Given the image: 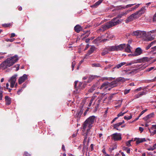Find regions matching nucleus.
Wrapping results in <instances>:
<instances>
[{"label": "nucleus", "instance_id": "obj_1", "mask_svg": "<svg viewBox=\"0 0 156 156\" xmlns=\"http://www.w3.org/2000/svg\"><path fill=\"white\" fill-rule=\"evenodd\" d=\"M18 59L17 55L8 58L1 64L0 68L3 70L6 69L12 66Z\"/></svg>", "mask_w": 156, "mask_h": 156}, {"label": "nucleus", "instance_id": "obj_2", "mask_svg": "<svg viewBox=\"0 0 156 156\" xmlns=\"http://www.w3.org/2000/svg\"><path fill=\"white\" fill-rule=\"evenodd\" d=\"M120 21L117 18H114L111 21L101 26L98 31L103 32L113 26L119 24Z\"/></svg>", "mask_w": 156, "mask_h": 156}, {"label": "nucleus", "instance_id": "obj_3", "mask_svg": "<svg viewBox=\"0 0 156 156\" xmlns=\"http://www.w3.org/2000/svg\"><path fill=\"white\" fill-rule=\"evenodd\" d=\"M95 119L96 117L94 116H91L88 118L83 124V131H85L87 128H91Z\"/></svg>", "mask_w": 156, "mask_h": 156}, {"label": "nucleus", "instance_id": "obj_4", "mask_svg": "<svg viewBox=\"0 0 156 156\" xmlns=\"http://www.w3.org/2000/svg\"><path fill=\"white\" fill-rule=\"evenodd\" d=\"M126 47L125 44H122L118 45H115L111 46L109 48L110 51H122Z\"/></svg>", "mask_w": 156, "mask_h": 156}, {"label": "nucleus", "instance_id": "obj_5", "mask_svg": "<svg viewBox=\"0 0 156 156\" xmlns=\"http://www.w3.org/2000/svg\"><path fill=\"white\" fill-rule=\"evenodd\" d=\"M139 17L137 15V13L135 12L129 16L127 19L125 20V22L126 23H128L129 22L132 21L133 20Z\"/></svg>", "mask_w": 156, "mask_h": 156}, {"label": "nucleus", "instance_id": "obj_6", "mask_svg": "<svg viewBox=\"0 0 156 156\" xmlns=\"http://www.w3.org/2000/svg\"><path fill=\"white\" fill-rule=\"evenodd\" d=\"M121 135L120 133H114L112 135V138L114 141L120 140L122 139Z\"/></svg>", "mask_w": 156, "mask_h": 156}, {"label": "nucleus", "instance_id": "obj_7", "mask_svg": "<svg viewBox=\"0 0 156 156\" xmlns=\"http://www.w3.org/2000/svg\"><path fill=\"white\" fill-rule=\"evenodd\" d=\"M17 76V74H15L11 78L10 81V87L11 88L13 87L16 81Z\"/></svg>", "mask_w": 156, "mask_h": 156}, {"label": "nucleus", "instance_id": "obj_8", "mask_svg": "<svg viewBox=\"0 0 156 156\" xmlns=\"http://www.w3.org/2000/svg\"><path fill=\"white\" fill-rule=\"evenodd\" d=\"M109 84L110 83L108 82L104 83L101 85L100 87V89H103V90L108 89V90H110L111 89V88H109V87H110Z\"/></svg>", "mask_w": 156, "mask_h": 156}, {"label": "nucleus", "instance_id": "obj_9", "mask_svg": "<svg viewBox=\"0 0 156 156\" xmlns=\"http://www.w3.org/2000/svg\"><path fill=\"white\" fill-rule=\"evenodd\" d=\"M28 75L24 74L23 75L20 77L18 79L19 84H20L24 82L27 79Z\"/></svg>", "mask_w": 156, "mask_h": 156}, {"label": "nucleus", "instance_id": "obj_10", "mask_svg": "<svg viewBox=\"0 0 156 156\" xmlns=\"http://www.w3.org/2000/svg\"><path fill=\"white\" fill-rule=\"evenodd\" d=\"M150 59L147 57H144L137 60L136 62H146L150 60Z\"/></svg>", "mask_w": 156, "mask_h": 156}, {"label": "nucleus", "instance_id": "obj_11", "mask_svg": "<svg viewBox=\"0 0 156 156\" xmlns=\"http://www.w3.org/2000/svg\"><path fill=\"white\" fill-rule=\"evenodd\" d=\"M110 47L111 46H108L105 47L101 53V55L103 56L105 55L108 53L109 51H112L109 49Z\"/></svg>", "mask_w": 156, "mask_h": 156}, {"label": "nucleus", "instance_id": "obj_12", "mask_svg": "<svg viewBox=\"0 0 156 156\" xmlns=\"http://www.w3.org/2000/svg\"><path fill=\"white\" fill-rule=\"evenodd\" d=\"M83 112V111L81 109L78 110L77 112L75 115V117L77 118V122L80 120V119Z\"/></svg>", "mask_w": 156, "mask_h": 156}, {"label": "nucleus", "instance_id": "obj_13", "mask_svg": "<svg viewBox=\"0 0 156 156\" xmlns=\"http://www.w3.org/2000/svg\"><path fill=\"white\" fill-rule=\"evenodd\" d=\"M87 131L86 132V130L84 131L83 133L85 134V135L88 133V134L87 135V136L88 138V143L89 142V139L90 138V136H91L92 135V133L91 132L90 130V129L89 128H87ZM86 130V129H85Z\"/></svg>", "mask_w": 156, "mask_h": 156}, {"label": "nucleus", "instance_id": "obj_14", "mask_svg": "<svg viewBox=\"0 0 156 156\" xmlns=\"http://www.w3.org/2000/svg\"><path fill=\"white\" fill-rule=\"evenodd\" d=\"M146 10L145 7L144 6L142 7L140 10L136 12L137 13V15L139 17L142 14H143L145 12Z\"/></svg>", "mask_w": 156, "mask_h": 156}, {"label": "nucleus", "instance_id": "obj_15", "mask_svg": "<svg viewBox=\"0 0 156 156\" xmlns=\"http://www.w3.org/2000/svg\"><path fill=\"white\" fill-rule=\"evenodd\" d=\"M142 53V50L140 48H137L134 53V55L137 56L140 55Z\"/></svg>", "mask_w": 156, "mask_h": 156}, {"label": "nucleus", "instance_id": "obj_16", "mask_svg": "<svg viewBox=\"0 0 156 156\" xmlns=\"http://www.w3.org/2000/svg\"><path fill=\"white\" fill-rule=\"evenodd\" d=\"M118 84V83L116 79L115 80L113 81L110 83V87H111V88L117 86Z\"/></svg>", "mask_w": 156, "mask_h": 156}, {"label": "nucleus", "instance_id": "obj_17", "mask_svg": "<svg viewBox=\"0 0 156 156\" xmlns=\"http://www.w3.org/2000/svg\"><path fill=\"white\" fill-rule=\"evenodd\" d=\"M154 116V112L151 113L147 115L146 116L143 118V119L145 121H147L150 119L153 118Z\"/></svg>", "mask_w": 156, "mask_h": 156}, {"label": "nucleus", "instance_id": "obj_18", "mask_svg": "<svg viewBox=\"0 0 156 156\" xmlns=\"http://www.w3.org/2000/svg\"><path fill=\"white\" fill-rule=\"evenodd\" d=\"M82 27H81L79 25H76L74 28V30L75 31L79 33L82 30Z\"/></svg>", "mask_w": 156, "mask_h": 156}, {"label": "nucleus", "instance_id": "obj_19", "mask_svg": "<svg viewBox=\"0 0 156 156\" xmlns=\"http://www.w3.org/2000/svg\"><path fill=\"white\" fill-rule=\"evenodd\" d=\"M145 93L144 91L140 92L137 94L135 95L134 96V99H136L140 97L141 96L145 94Z\"/></svg>", "mask_w": 156, "mask_h": 156}, {"label": "nucleus", "instance_id": "obj_20", "mask_svg": "<svg viewBox=\"0 0 156 156\" xmlns=\"http://www.w3.org/2000/svg\"><path fill=\"white\" fill-rule=\"evenodd\" d=\"M118 83H121V82H123L126 80H129L128 79H125L123 77H119L118 78L116 79Z\"/></svg>", "mask_w": 156, "mask_h": 156}, {"label": "nucleus", "instance_id": "obj_21", "mask_svg": "<svg viewBox=\"0 0 156 156\" xmlns=\"http://www.w3.org/2000/svg\"><path fill=\"white\" fill-rule=\"evenodd\" d=\"M95 49L96 48L94 46H92L88 51L87 54L89 55L91 54L95 50Z\"/></svg>", "mask_w": 156, "mask_h": 156}, {"label": "nucleus", "instance_id": "obj_22", "mask_svg": "<svg viewBox=\"0 0 156 156\" xmlns=\"http://www.w3.org/2000/svg\"><path fill=\"white\" fill-rule=\"evenodd\" d=\"M121 125V123H120L119 122L116 124H113V128L114 129H116L118 130L119 131H120L121 130V129H119L118 127L119 126Z\"/></svg>", "mask_w": 156, "mask_h": 156}, {"label": "nucleus", "instance_id": "obj_23", "mask_svg": "<svg viewBox=\"0 0 156 156\" xmlns=\"http://www.w3.org/2000/svg\"><path fill=\"white\" fill-rule=\"evenodd\" d=\"M6 101V104L7 105H10L11 103V99L8 96H6L5 98Z\"/></svg>", "mask_w": 156, "mask_h": 156}, {"label": "nucleus", "instance_id": "obj_24", "mask_svg": "<svg viewBox=\"0 0 156 156\" xmlns=\"http://www.w3.org/2000/svg\"><path fill=\"white\" fill-rule=\"evenodd\" d=\"M126 64L125 62H122L116 65L113 68V69H119L122 66L125 65Z\"/></svg>", "mask_w": 156, "mask_h": 156}, {"label": "nucleus", "instance_id": "obj_25", "mask_svg": "<svg viewBox=\"0 0 156 156\" xmlns=\"http://www.w3.org/2000/svg\"><path fill=\"white\" fill-rule=\"evenodd\" d=\"M147 34L146 32L144 31H140L139 34V37H145L146 36Z\"/></svg>", "mask_w": 156, "mask_h": 156}, {"label": "nucleus", "instance_id": "obj_26", "mask_svg": "<svg viewBox=\"0 0 156 156\" xmlns=\"http://www.w3.org/2000/svg\"><path fill=\"white\" fill-rule=\"evenodd\" d=\"M125 48V51L128 53L131 52V47L129 44H127L126 45V47Z\"/></svg>", "mask_w": 156, "mask_h": 156}, {"label": "nucleus", "instance_id": "obj_27", "mask_svg": "<svg viewBox=\"0 0 156 156\" xmlns=\"http://www.w3.org/2000/svg\"><path fill=\"white\" fill-rule=\"evenodd\" d=\"M102 1L103 0H99L98 1L96 2L94 5H92L91 7H95L96 6L99 5L102 2Z\"/></svg>", "mask_w": 156, "mask_h": 156}, {"label": "nucleus", "instance_id": "obj_28", "mask_svg": "<svg viewBox=\"0 0 156 156\" xmlns=\"http://www.w3.org/2000/svg\"><path fill=\"white\" fill-rule=\"evenodd\" d=\"M96 87V86L95 85H93L91 88L88 90V92L90 93L92 92L94 90H95Z\"/></svg>", "mask_w": 156, "mask_h": 156}, {"label": "nucleus", "instance_id": "obj_29", "mask_svg": "<svg viewBox=\"0 0 156 156\" xmlns=\"http://www.w3.org/2000/svg\"><path fill=\"white\" fill-rule=\"evenodd\" d=\"M140 31L137 30L136 31H133L132 33V35L133 36H135L138 37H139Z\"/></svg>", "mask_w": 156, "mask_h": 156}, {"label": "nucleus", "instance_id": "obj_30", "mask_svg": "<svg viewBox=\"0 0 156 156\" xmlns=\"http://www.w3.org/2000/svg\"><path fill=\"white\" fill-rule=\"evenodd\" d=\"M105 36L108 39H112L114 37V35L112 34H106Z\"/></svg>", "mask_w": 156, "mask_h": 156}, {"label": "nucleus", "instance_id": "obj_31", "mask_svg": "<svg viewBox=\"0 0 156 156\" xmlns=\"http://www.w3.org/2000/svg\"><path fill=\"white\" fill-rule=\"evenodd\" d=\"M91 65L93 67H101V64L98 63H93L91 64Z\"/></svg>", "mask_w": 156, "mask_h": 156}, {"label": "nucleus", "instance_id": "obj_32", "mask_svg": "<svg viewBox=\"0 0 156 156\" xmlns=\"http://www.w3.org/2000/svg\"><path fill=\"white\" fill-rule=\"evenodd\" d=\"M140 5V4H137L135 6L132 7V8H131L130 10H129V12L135 9H136L139 7Z\"/></svg>", "mask_w": 156, "mask_h": 156}, {"label": "nucleus", "instance_id": "obj_33", "mask_svg": "<svg viewBox=\"0 0 156 156\" xmlns=\"http://www.w3.org/2000/svg\"><path fill=\"white\" fill-rule=\"evenodd\" d=\"M83 132L84 131H83L82 130V134L84 136V139L83 141V143H84L87 142V135L88 134V133L85 135V134L83 133Z\"/></svg>", "mask_w": 156, "mask_h": 156}, {"label": "nucleus", "instance_id": "obj_34", "mask_svg": "<svg viewBox=\"0 0 156 156\" xmlns=\"http://www.w3.org/2000/svg\"><path fill=\"white\" fill-rule=\"evenodd\" d=\"M156 42V41H154L153 42H152L150 44L148 45V46H147L146 48V49L147 50H148L149 49L151 46L155 42Z\"/></svg>", "mask_w": 156, "mask_h": 156}, {"label": "nucleus", "instance_id": "obj_35", "mask_svg": "<svg viewBox=\"0 0 156 156\" xmlns=\"http://www.w3.org/2000/svg\"><path fill=\"white\" fill-rule=\"evenodd\" d=\"M117 147V146L116 144H115L114 147L112 148H110L109 149V151L111 152L112 151L114 150L115 149H116Z\"/></svg>", "mask_w": 156, "mask_h": 156}, {"label": "nucleus", "instance_id": "obj_36", "mask_svg": "<svg viewBox=\"0 0 156 156\" xmlns=\"http://www.w3.org/2000/svg\"><path fill=\"white\" fill-rule=\"evenodd\" d=\"M132 141V140H130L128 141L126 143V145L128 147H130L131 146V145L130 144V143Z\"/></svg>", "mask_w": 156, "mask_h": 156}, {"label": "nucleus", "instance_id": "obj_37", "mask_svg": "<svg viewBox=\"0 0 156 156\" xmlns=\"http://www.w3.org/2000/svg\"><path fill=\"white\" fill-rule=\"evenodd\" d=\"M128 111V110L126 112H121L119 113L118 115V117L122 116L123 115L125 114Z\"/></svg>", "mask_w": 156, "mask_h": 156}, {"label": "nucleus", "instance_id": "obj_38", "mask_svg": "<svg viewBox=\"0 0 156 156\" xmlns=\"http://www.w3.org/2000/svg\"><path fill=\"white\" fill-rule=\"evenodd\" d=\"M129 71V70H123L122 71L124 73H126L127 74H131L133 72L132 71H130L129 72H128Z\"/></svg>", "mask_w": 156, "mask_h": 156}, {"label": "nucleus", "instance_id": "obj_39", "mask_svg": "<svg viewBox=\"0 0 156 156\" xmlns=\"http://www.w3.org/2000/svg\"><path fill=\"white\" fill-rule=\"evenodd\" d=\"M132 118V116L131 115L129 116L128 117H127L126 116H125L124 117V118L125 119L128 120H129L130 119H131Z\"/></svg>", "mask_w": 156, "mask_h": 156}, {"label": "nucleus", "instance_id": "obj_40", "mask_svg": "<svg viewBox=\"0 0 156 156\" xmlns=\"http://www.w3.org/2000/svg\"><path fill=\"white\" fill-rule=\"evenodd\" d=\"M136 143L138 144L140 143H142V141L141 140V139L138 138L136 140Z\"/></svg>", "mask_w": 156, "mask_h": 156}, {"label": "nucleus", "instance_id": "obj_41", "mask_svg": "<svg viewBox=\"0 0 156 156\" xmlns=\"http://www.w3.org/2000/svg\"><path fill=\"white\" fill-rule=\"evenodd\" d=\"M135 5V4H133L127 5L125 7H124V8H128L130 7H131Z\"/></svg>", "mask_w": 156, "mask_h": 156}, {"label": "nucleus", "instance_id": "obj_42", "mask_svg": "<svg viewBox=\"0 0 156 156\" xmlns=\"http://www.w3.org/2000/svg\"><path fill=\"white\" fill-rule=\"evenodd\" d=\"M96 76H91L89 77L88 80H89L90 81H91V80L94 79Z\"/></svg>", "mask_w": 156, "mask_h": 156}, {"label": "nucleus", "instance_id": "obj_43", "mask_svg": "<svg viewBox=\"0 0 156 156\" xmlns=\"http://www.w3.org/2000/svg\"><path fill=\"white\" fill-rule=\"evenodd\" d=\"M75 64L76 63H75V61H73V62H72V71L74 69V67Z\"/></svg>", "mask_w": 156, "mask_h": 156}, {"label": "nucleus", "instance_id": "obj_44", "mask_svg": "<svg viewBox=\"0 0 156 156\" xmlns=\"http://www.w3.org/2000/svg\"><path fill=\"white\" fill-rule=\"evenodd\" d=\"M154 38L152 37H150L147 38V41H151L154 39Z\"/></svg>", "mask_w": 156, "mask_h": 156}, {"label": "nucleus", "instance_id": "obj_45", "mask_svg": "<svg viewBox=\"0 0 156 156\" xmlns=\"http://www.w3.org/2000/svg\"><path fill=\"white\" fill-rule=\"evenodd\" d=\"M154 68V67H151L150 68H148L146 70V72H150V71H151L152 69H153Z\"/></svg>", "mask_w": 156, "mask_h": 156}, {"label": "nucleus", "instance_id": "obj_46", "mask_svg": "<svg viewBox=\"0 0 156 156\" xmlns=\"http://www.w3.org/2000/svg\"><path fill=\"white\" fill-rule=\"evenodd\" d=\"M15 40L14 38H10V39H8L6 40V41H10L11 42H12L14 41Z\"/></svg>", "mask_w": 156, "mask_h": 156}, {"label": "nucleus", "instance_id": "obj_47", "mask_svg": "<svg viewBox=\"0 0 156 156\" xmlns=\"http://www.w3.org/2000/svg\"><path fill=\"white\" fill-rule=\"evenodd\" d=\"M115 79V78H112V77H109V78H108V77H105V79L107 80H113V79Z\"/></svg>", "mask_w": 156, "mask_h": 156}, {"label": "nucleus", "instance_id": "obj_48", "mask_svg": "<svg viewBox=\"0 0 156 156\" xmlns=\"http://www.w3.org/2000/svg\"><path fill=\"white\" fill-rule=\"evenodd\" d=\"M19 66L20 65L19 64H17V65H16L14 66V67H16V71H17L19 70Z\"/></svg>", "mask_w": 156, "mask_h": 156}, {"label": "nucleus", "instance_id": "obj_49", "mask_svg": "<svg viewBox=\"0 0 156 156\" xmlns=\"http://www.w3.org/2000/svg\"><path fill=\"white\" fill-rule=\"evenodd\" d=\"M10 25V23L4 24H3L2 26L5 27H8Z\"/></svg>", "mask_w": 156, "mask_h": 156}, {"label": "nucleus", "instance_id": "obj_50", "mask_svg": "<svg viewBox=\"0 0 156 156\" xmlns=\"http://www.w3.org/2000/svg\"><path fill=\"white\" fill-rule=\"evenodd\" d=\"M105 95V94H102L100 96H99L98 98L99 99L101 100Z\"/></svg>", "mask_w": 156, "mask_h": 156}, {"label": "nucleus", "instance_id": "obj_51", "mask_svg": "<svg viewBox=\"0 0 156 156\" xmlns=\"http://www.w3.org/2000/svg\"><path fill=\"white\" fill-rule=\"evenodd\" d=\"M2 91H0V100H2Z\"/></svg>", "mask_w": 156, "mask_h": 156}, {"label": "nucleus", "instance_id": "obj_52", "mask_svg": "<svg viewBox=\"0 0 156 156\" xmlns=\"http://www.w3.org/2000/svg\"><path fill=\"white\" fill-rule=\"evenodd\" d=\"M153 131L151 132V134L153 135L156 133V129H153Z\"/></svg>", "mask_w": 156, "mask_h": 156}, {"label": "nucleus", "instance_id": "obj_53", "mask_svg": "<svg viewBox=\"0 0 156 156\" xmlns=\"http://www.w3.org/2000/svg\"><path fill=\"white\" fill-rule=\"evenodd\" d=\"M129 12V10H128L127 12H122L121 13H120L121 15H122V16H124V15H126L127 13V12Z\"/></svg>", "mask_w": 156, "mask_h": 156}, {"label": "nucleus", "instance_id": "obj_54", "mask_svg": "<svg viewBox=\"0 0 156 156\" xmlns=\"http://www.w3.org/2000/svg\"><path fill=\"white\" fill-rule=\"evenodd\" d=\"M153 21H156V12L153 16Z\"/></svg>", "mask_w": 156, "mask_h": 156}, {"label": "nucleus", "instance_id": "obj_55", "mask_svg": "<svg viewBox=\"0 0 156 156\" xmlns=\"http://www.w3.org/2000/svg\"><path fill=\"white\" fill-rule=\"evenodd\" d=\"M151 129L152 130H153V129H156V125H152V127L151 128Z\"/></svg>", "mask_w": 156, "mask_h": 156}, {"label": "nucleus", "instance_id": "obj_56", "mask_svg": "<svg viewBox=\"0 0 156 156\" xmlns=\"http://www.w3.org/2000/svg\"><path fill=\"white\" fill-rule=\"evenodd\" d=\"M154 149L153 147H151L149 148H147V150L148 151H153Z\"/></svg>", "mask_w": 156, "mask_h": 156}, {"label": "nucleus", "instance_id": "obj_57", "mask_svg": "<svg viewBox=\"0 0 156 156\" xmlns=\"http://www.w3.org/2000/svg\"><path fill=\"white\" fill-rule=\"evenodd\" d=\"M24 154L26 156H30V154L27 152H25L24 153Z\"/></svg>", "mask_w": 156, "mask_h": 156}, {"label": "nucleus", "instance_id": "obj_58", "mask_svg": "<svg viewBox=\"0 0 156 156\" xmlns=\"http://www.w3.org/2000/svg\"><path fill=\"white\" fill-rule=\"evenodd\" d=\"M142 89V87H140L136 89L135 90V91L136 92V91H140Z\"/></svg>", "mask_w": 156, "mask_h": 156}, {"label": "nucleus", "instance_id": "obj_59", "mask_svg": "<svg viewBox=\"0 0 156 156\" xmlns=\"http://www.w3.org/2000/svg\"><path fill=\"white\" fill-rule=\"evenodd\" d=\"M89 108H87V109L86 110V111H85V112H84V114H83V115H84V116L86 115V114H87V112L88 111H89Z\"/></svg>", "mask_w": 156, "mask_h": 156}, {"label": "nucleus", "instance_id": "obj_60", "mask_svg": "<svg viewBox=\"0 0 156 156\" xmlns=\"http://www.w3.org/2000/svg\"><path fill=\"white\" fill-rule=\"evenodd\" d=\"M22 91H23V90L22 89H20L19 90H18V91L17 92V94H18V95H19L20 94V93L21 92H22Z\"/></svg>", "mask_w": 156, "mask_h": 156}, {"label": "nucleus", "instance_id": "obj_61", "mask_svg": "<svg viewBox=\"0 0 156 156\" xmlns=\"http://www.w3.org/2000/svg\"><path fill=\"white\" fill-rule=\"evenodd\" d=\"M129 90H125L124 92V94H127L128 93H129Z\"/></svg>", "mask_w": 156, "mask_h": 156}, {"label": "nucleus", "instance_id": "obj_62", "mask_svg": "<svg viewBox=\"0 0 156 156\" xmlns=\"http://www.w3.org/2000/svg\"><path fill=\"white\" fill-rule=\"evenodd\" d=\"M93 100V99H91V100H90V102L89 104V105H88L89 106H90L91 105Z\"/></svg>", "mask_w": 156, "mask_h": 156}, {"label": "nucleus", "instance_id": "obj_63", "mask_svg": "<svg viewBox=\"0 0 156 156\" xmlns=\"http://www.w3.org/2000/svg\"><path fill=\"white\" fill-rule=\"evenodd\" d=\"M150 32L151 33H156V29L154 30H151Z\"/></svg>", "mask_w": 156, "mask_h": 156}, {"label": "nucleus", "instance_id": "obj_64", "mask_svg": "<svg viewBox=\"0 0 156 156\" xmlns=\"http://www.w3.org/2000/svg\"><path fill=\"white\" fill-rule=\"evenodd\" d=\"M156 81V76L153 79L151 80V82H153Z\"/></svg>", "mask_w": 156, "mask_h": 156}]
</instances>
